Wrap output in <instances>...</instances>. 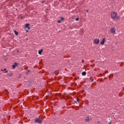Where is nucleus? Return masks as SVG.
Listing matches in <instances>:
<instances>
[{
    "label": "nucleus",
    "instance_id": "obj_1",
    "mask_svg": "<svg viewBox=\"0 0 124 124\" xmlns=\"http://www.w3.org/2000/svg\"><path fill=\"white\" fill-rule=\"evenodd\" d=\"M110 17L113 20H119V19H120V16H118V14H117V13H115V12L111 13Z\"/></svg>",
    "mask_w": 124,
    "mask_h": 124
},
{
    "label": "nucleus",
    "instance_id": "obj_2",
    "mask_svg": "<svg viewBox=\"0 0 124 124\" xmlns=\"http://www.w3.org/2000/svg\"><path fill=\"white\" fill-rule=\"evenodd\" d=\"M34 122L35 123H38V124H42V120H40L39 118H36Z\"/></svg>",
    "mask_w": 124,
    "mask_h": 124
},
{
    "label": "nucleus",
    "instance_id": "obj_3",
    "mask_svg": "<svg viewBox=\"0 0 124 124\" xmlns=\"http://www.w3.org/2000/svg\"><path fill=\"white\" fill-rule=\"evenodd\" d=\"M111 33H112V34H115V32H116V30H115V28H111L110 31Z\"/></svg>",
    "mask_w": 124,
    "mask_h": 124
},
{
    "label": "nucleus",
    "instance_id": "obj_4",
    "mask_svg": "<svg viewBox=\"0 0 124 124\" xmlns=\"http://www.w3.org/2000/svg\"><path fill=\"white\" fill-rule=\"evenodd\" d=\"M94 42L95 44H96V45L98 44L99 43V39H94Z\"/></svg>",
    "mask_w": 124,
    "mask_h": 124
},
{
    "label": "nucleus",
    "instance_id": "obj_5",
    "mask_svg": "<svg viewBox=\"0 0 124 124\" xmlns=\"http://www.w3.org/2000/svg\"><path fill=\"white\" fill-rule=\"evenodd\" d=\"M29 26H30V24H26L25 25V28L28 29V30H31V27H30Z\"/></svg>",
    "mask_w": 124,
    "mask_h": 124
},
{
    "label": "nucleus",
    "instance_id": "obj_6",
    "mask_svg": "<svg viewBox=\"0 0 124 124\" xmlns=\"http://www.w3.org/2000/svg\"><path fill=\"white\" fill-rule=\"evenodd\" d=\"M104 43H105V39H103L102 42L100 43L101 45H104Z\"/></svg>",
    "mask_w": 124,
    "mask_h": 124
},
{
    "label": "nucleus",
    "instance_id": "obj_7",
    "mask_svg": "<svg viewBox=\"0 0 124 124\" xmlns=\"http://www.w3.org/2000/svg\"><path fill=\"white\" fill-rule=\"evenodd\" d=\"M18 63H15L14 65H13L12 67L13 68H15L16 66H17Z\"/></svg>",
    "mask_w": 124,
    "mask_h": 124
},
{
    "label": "nucleus",
    "instance_id": "obj_8",
    "mask_svg": "<svg viewBox=\"0 0 124 124\" xmlns=\"http://www.w3.org/2000/svg\"><path fill=\"white\" fill-rule=\"evenodd\" d=\"M91 121V120L90 119V118L89 117H86L85 119V122H86L87 123L90 122Z\"/></svg>",
    "mask_w": 124,
    "mask_h": 124
},
{
    "label": "nucleus",
    "instance_id": "obj_9",
    "mask_svg": "<svg viewBox=\"0 0 124 124\" xmlns=\"http://www.w3.org/2000/svg\"><path fill=\"white\" fill-rule=\"evenodd\" d=\"M86 74H87V73L85 71L82 72L81 73V75H82V76H86Z\"/></svg>",
    "mask_w": 124,
    "mask_h": 124
},
{
    "label": "nucleus",
    "instance_id": "obj_10",
    "mask_svg": "<svg viewBox=\"0 0 124 124\" xmlns=\"http://www.w3.org/2000/svg\"><path fill=\"white\" fill-rule=\"evenodd\" d=\"M43 51V49H42L39 50V51H38V54H39V55H41V53H42V51Z\"/></svg>",
    "mask_w": 124,
    "mask_h": 124
},
{
    "label": "nucleus",
    "instance_id": "obj_11",
    "mask_svg": "<svg viewBox=\"0 0 124 124\" xmlns=\"http://www.w3.org/2000/svg\"><path fill=\"white\" fill-rule=\"evenodd\" d=\"M14 32L16 35H18V32H17L16 31H14Z\"/></svg>",
    "mask_w": 124,
    "mask_h": 124
},
{
    "label": "nucleus",
    "instance_id": "obj_12",
    "mask_svg": "<svg viewBox=\"0 0 124 124\" xmlns=\"http://www.w3.org/2000/svg\"><path fill=\"white\" fill-rule=\"evenodd\" d=\"M60 19H61V21H63V20H64V18H63L62 17H61Z\"/></svg>",
    "mask_w": 124,
    "mask_h": 124
},
{
    "label": "nucleus",
    "instance_id": "obj_13",
    "mask_svg": "<svg viewBox=\"0 0 124 124\" xmlns=\"http://www.w3.org/2000/svg\"><path fill=\"white\" fill-rule=\"evenodd\" d=\"M61 22H62V21H61V20H59L57 21V22L59 23V24H60Z\"/></svg>",
    "mask_w": 124,
    "mask_h": 124
},
{
    "label": "nucleus",
    "instance_id": "obj_14",
    "mask_svg": "<svg viewBox=\"0 0 124 124\" xmlns=\"http://www.w3.org/2000/svg\"><path fill=\"white\" fill-rule=\"evenodd\" d=\"M30 70H28V72L26 73V74H29V73H30Z\"/></svg>",
    "mask_w": 124,
    "mask_h": 124
},
{
    "label": "nucleus",
    "instance_id": "obj_15",
    "mask_svg": "<svg viewBox=\"0 0 124 124\" xmlns=\"http://www.w3.org/2000/svg\"><path fill=\"white\" fill-rule=\"evenodd\" d=\"M76 21H79V17L76 18Z\"/></svg>",
    "mask_w": 124,
    "mask_h": 124
},
{
    "label": "nucleus",
    "instance_id": "obj_16",
    "mask_svg": "<svg viewBox=\"0 0 124 124\" xmlns=\"http://www.w3.org/2000/svg\"><path fill=\"white\" fill-rule=\"evenodd\" d=\"M77 101H79V98H78L77 99Z\"/></svg>",
    "mask_w": 124,
    "mask_h": 124
},
{
    "label": "nucleus",
    "instance_id": "obj_17",
    "mask_svg": "<svg viewBox=\"0 0 124 124\" xmlns=\"http://www.w3.org/2000/svg\"><path fill=\"white\" fill-rule=\"evenodd\" d=\"M41 2H42V3H43L45 2V1H43Z\"/></svg>",
    "mask_w": 124,
    "mask_h": 124
},
{
    "label": "nucleus",
    "instance_id": "obj_18",
    "mask_svg": "<svg viewBox=\"0 0 124 124\" xmlns=\"http://www.w3.org/2000/svg\"><path fill=\"white\" fill-rule=\"evenodd\" d=\"M86 12H89V10H87L86 11Z\"/></svg>",
    "mask_w": 124,
    "mask_h": 124
},
{
    "label": "nucleus",
    "instance_id": "obj_19",
    "mask_svg": "<svg viewBox=\"0 0 124 124\" xmlns=\"http://www.w3.org/2000/svg\"><path fill=\"white\" fill-rule=\"evenodd\" d=\"M1 71H3V69H1Z\"/></svg>",
    "mask_w": 124,
    "mask_h": 124
},
{
    "label": "nucleus",
    "instance_id": "obj_20",
    "mask_svg": "<svg viewBox=\"0 0 124 124\" xmlns=\"http://www.w3.org/2000/svg\"><path fill=\"white\" fill-rule=\"evenodd\" d=\"M7 72H8V71H6V73H7Z\"/></svg>",
    "mask_w": 124,
    "mask_h": 124
},
{
    "label": "nucleus",
    "instance_id": "obj_21",
    "mask_svg": "<svg viewBox=\"0 0 124 124\" xmlns=\"http://www.w3.org/2000/svg\"><path fill=\"white\" fill-rule=\"evenodd\" d=\"M4 71L6 70V69H4Z\"/></svg>",
    "mask_w": 124,
    "mask_h": 124
},
{
    "label": "nucleus",
    "instance_id": "obj_22",
    "mask_svg": "<svg viewBox=\"0 0 124 124\" xmlns=\"http://www.w3.org/2000/svg\"><path fill=\"white\" fill-rule=\"evenodd\" d=\"M109 124H111V122H110V123H109Z\"/></svg>",
    "mask_w": 124,
    "mask_h": 124
},
{
    "label": "nucleus",
    "instance_id": "obj_23",
    "mask_svg": "<svg viewBox=\"0 0 124 124\" xmlns=\"http://www.w3.org/2000/svg\"><path fill=\"white\" fill-rule=\"evenodd\" d=\"M17 52H19V50H17Z\"/></svg>",
    "mask_w": 124,
    "mask_h": 124
},
{
    "label": "nucleus",
    "instance_id": "obj_24",
    "mask_svg": "<svg viewBox=\"0 0 124 124\" xmlns=\"http://www.w3.org/2000/svg\"><path fill=\"white\" fill-rule=\"evenodd\" d=\"M104 79H106V78H105Z\"/></svg>",
    "mask_w": 124,
    "mask_h": 124
}]
</instances>
